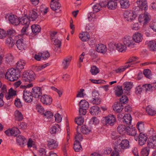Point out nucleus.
<instances>
[{"label":"nucleus","mask_w":156,"mask_h":156,"mask_svg":"<svg viewBox=\"0 0 156 156\" xmlns=\"http://www.w3.org/2000/svg\"><path fill=\"white\" fill-rule=\"evenodd\" d=\"M147 137V135L142 133H140L139 136V144L140 146L144 145L146 142Z\"/></svg>","instance_id":"nucleus-22"},{"label":"nucleus","mask_w":156,"mask_h":156,"mask_svg":"<svg viewBox=\"0 0 156 156\" xmlns=\"http://www.w3.org/2000/svg\"><path fill=\"white\" fill-rule=\"evenodd\" d=\"M90 102L93 104L99 105L101 102L99 94L96 90H94L92 92V97L90 98Z\"/></svg>","instance_id":"nucleus-5"},{"label":"nucleus","mask_w":156,"mask_h":156,"mask_svg":"<svg viewBox=\"0 0 156 156\" xmlns=\"http://www.w3.org/2000/svg\"><path fill=\"white\" fill-rule=\"evenodd\" d=\"M126 133L131 136H134L136 135L137 129L135 127L130 128L129 126L127 127Z\"/></svg>","instance_id":"nucleus-27"},{"label":"nucleus","mask_w":156,"mask_h":156,"mask_svg":"<svg viewBox=\"0 0 156 156\" xmlns=\"http://www.w3.org/2000/svg\"><path fill=\"white\" fill-rule=\"evenodd\" d=\"M23 41V39H19L17 41L16 43L18 49L21 51H23L27 48V45L24 43Z\"/></svg>","instance_id":"nucleus-15"},{"label":"nucleus","mask_w":156,"mask_h":156,"mask_svg":"<svg viewBox=\"0 0 156 156\" xmlns=\"http://www.w3.org/2000/svg\"><path fill=\"white\" fill-rule=\"evenodd\" d=\"M115 151H113L111 154V156H118L119 155V151H121V149L117 147H114Z\"/></svg>","instance_id":"nucleus-58"},{"label":"nucleus","mask_w":156,"mask_h":156,"mask_svg":"<svg viewBox=\"0 0 156 156\" xmlns=\"http://www.w3.org/2000/svg\"><path fill=\"white\" fill-rule=\"evenodd\" d=\"M41 101L43 104L48 105L51 104L52 99L49 95L44 94L41 97Z\"/></svg>","instance_id":"nucleus-8"},{"label":"nucleus","mask_w":156,"mask_h":156,"mask_svg":"<svg viewBox=\"0 0 156 156\" xmlns=\"http://www.w3.org/2000/svg\"><path fill=\"white\" fill-rule=\"evenodd\" d=\"M143 73L145 77L149 79L151 78V71L148 69H145L144 70Z\"/></svg>","instance_id":"nucleus-54"},{"label":"nucleus","mask_w":156,"mask_h":156,"mask_svg":"<svg viewBox=\"0 0 156 156\" xmlns=\"http://www.w3.org/2000/svg\"><path fill=\"white\" fill-rule=\"evenodd\" d=\"M124 16L126 20L131 21L135 19L136 15L132 10H126L124 13Z\"/></svg>","instance_id":"nucleus-6"},{"label":"nucleus","mask_w":156,"mask_h":156,"mask_svg":"<svg viewBox=\"0 0 156 156\" xmlns=\"http://www.w3.org/2000/svg\"><path fill=\"white\" fill-rule=\"evenodd\" d=\"M132 119L130 115L128 113L124 115L122 121L124 125L128 126L131 124Z\"/></svg>","instance_id":"nucleus-21"},{"label":"nucleus","mask_w":156,"mask_h":156,"mask_svg":"<svg viewBox=\"0 0 156 156\" xmlns=\"http://www.w3.org/2000/svg\"><path fill=\"white\" fill-rule=\"evenodd\" d=\"M32 32L34 34H37L40 32L41 30V27L38 25H33L31 27Z\"/></svg>","instance_id":"nucleus-41"},{"label":"nucleus","mask_w":156,"mask_h":156,"mask_svg":"<svg viewBox=\"0 0 156 156\" xmlns=\"http://www.w3.org/2000/svg\"><path fill=\"white\" fill-rule=\"evenodd\" d=\"M122 42L126 47L130 48L134 47L135 43L134 42L132 37L129 35H126L122 39Z\"/></svg>","instance_id":"nucleus-4"},{"label":"nucleus","mask_w":156,"mask_h":156,"mask_svg":"<svg viewBox=\"0 0 156 156\" xmlns=\"http://www.w3.org/2000/svg\"><path fill=\"white\" fill-rule=\"evenodd\" d=\"M105 121V124L113 126L116 121V118L113 115L110 114L105 118L103 121Z\"/></svg>","instance_id":"nucleus-7"},{"label":"nucleus","mask_w":156,"mask_h":156,"mask_svg":"<svg viewBox=\"0 0 156 156\" xmlns=\"http://www.w3.org/2000/svg\"><path fill=\"white\" fill-rule=\"evenodd\" d=\"M38 12L37 9H35L30 12L29 16L30 20H31L32 21L36 20L40 14L39 13H38Z\"/></svg>","instance_id":"nucleus-17"},{"label":"nucleus","mask_w":156,"mask_h":156,"mask_svg":"<svg viewBox=\"0 0 156 156\" xmlns=\"http://www.w3.org/2000/svg\"><path fill=\"white\" fill-rule=\"evenodd\" d=\"M44 116L48 119L51 118L53 117V113L50 111H46L45 113H43Z\"/></svg>","instance_id":"nucleus-59"},{"label":"nucleus","mask_w":156,"mask_h":156,"mask_svg":"<svg viewBox=\"0 0 156 156\" xmlns=\"http://www.w3.org/2000/svg\"><path fill=\"white\" fill-rule=\"evenodd\" d=\"M120 101L122 103L126 104L128 102V98L126 95H123L120 98Z\"/></svg>","instance_id":"nucleus-62"},{"label":"nucleus","mask_w":156,"mask_h":156,"mask_svg":"<svg viewBox=\"0 0 156 156\" xmlns=\"http://www.w3.org/2000/svg\"><path fill=\"white\" fill-rule=\"evenodd\" d=\"M31 93L34 97L38 98L42 94L41 90L40 87H34L33 88Z\"/></svg>","instance_id":"nucleus-16"},{"label":"nucleus","mask_w":156,"mask_h":156,"mask_svg":"<svg viewBox=\"0 0 156 156\" xmlns=\"http://www.w3.org/2000/svg\"><path fill=\"white\" fill-rule=\"evenodd\" d=\"M11 136H16L20 133V131L17 128H14L11 129Z\"/></svg>","instance_id":"nucleus-52"},{"label":"nucleus","mask_w":156,"mask_h":156,"mask_svg":"<svg viewBox=\"0 0 156 156\" xmlns=\"http://www.w3.org/2000/svg\"><path fill=\"white\" fill-rule=\"evenodd\" d=\"M20 76V71L12 68L8 69L5 75L6 79L11 81L17 80Z\"/></svg>","instance_id":"nucleus-1"},{"label":"nucleus","mask_w":156,"mask_h":156,"mask_svg":"<svg viewBox=\"0 0 156 156\" xmlns=\"http://www.w3.org/2000/svg\"><path fill=\"white\" fill-rule=\"evenodd\" d=\"M16 120L18 121H21L23 119V115L18 110H16L15 112Z\"/></svg>","instance_id":"nucleus-47"},{"label":"nucleus","mask_w":156,"mask_h":156,"mask_svg":"<svg viewBox=\"0 0 156 156\" xmlns=\"http://www.w3.org/2000/svg\"><path fill=\"white\" fill-rule=\"evenodd\" d=\"M136 3L138 6L142 10L145 11L147 9V0H137Z\"/></svg>","instance_id":"nucleus-14"},{"label":"nucleus","mask_w":156,"mask_h":156,"mask_svg":"<svg viewBox=\"0 0 156 156\" xmlns=\"http://www.w3.org/2000/svg\"><path fill=\"white\" fill-rule=\"evenodd\" d=\"M117 3L116 0H109L106 5L108 8L111 9H114L116 8Z\"/></svg>","instance_id":"nucleus-26"},{"label":"nucleus","mask_w":156,"mask_h":156,"mask_svg":"<svg viewBox=\"0 0 156 156\" xmlns=\"http://www.w3.org/2000/svg\"><path fill=\"white\" fill-rule=\"evenodd\" d=\"M100 112L99 108L97 106H92L90 109V113L92 115H98Z\"/></svg>","instance_id":"nucleus-33"},{"label":"nucleus","mask_w":156,"mask_h":156,"mask_svg":"<svg viewBox=\"0 0 156 156\" xmlns=\"http://www.w3.org/2000/svg\"><path fill=\"white\" fill-rule=\"evenodd\" d=\"M151 28L147 26H144L142 31L148 37L150 36V32Z\"/></svg>","instance_id":"nucleus-48"},{"label":"nucleus","mask_w":156,"mask_h":156,"mask_svg":"<svg viewBox=\"0 0 156 156\" xmlns=\"http://www.w3.org/2000/svg\"><path fill=\"white\" fill-rule=\"evenodd\" d=\"M146 112L150 115H154L156 114V111L149 106H148L146 108Z\"/></svg>","instance_id":"nucleus-46"},{"label":"nucleus","mask_w":156,"mask_h":156,"mask_svg":"<svg viewBox=\"0 0 156 156\" xmlns=\"http://www.w3.org/2000/svg\"><path fill=\"white\" fill-rule=\"evenodd\" d=\"M54 45L53 49L56 52H59L61 45V41L58 39H55L51 40Z\"/></svg>","instance_id":"nucleus-13"},{"label":"nucleus","mask_w":156,"mask_h":156,"mask_svg":"<svg viewBox=\"0 0 156 156\" xmlns=\"http://www.w3.org/2000/svg\"><path fill=\"white\" fill-rule=\"evenodd\" d=\"M61 131L59 126L58 124H55L52 126L50 129V132L51 134H54L56 133H59Z\"/></svg>","instance_id":"nucleus-31"},{"label":"nucleus","mask_w":156,"mask_h":156,"mask_svg":"<svg viewBox=\"0 0 156 156\" xmlns=\"http://www.w3.org/2000/svg\"><path fill=\"white\" fill-rule=\"evenodd\" d=\"M81 132L84 134L88 133L90 131V129L85 125L83 126L80 128Z\"/></svg>","instance_id":"nucleus-50"},{"label":"nucleus","mask_w":156,"mask_h":156,"mask_svg":"<svg viewBox=\"0 0 156 156\" xmlns=\"http://www.w3.org/2000/svg\"><path fill=\"white\" fill-rule=\"evenodd\" d=\"M79 106L80 115H85L86 114L87 110L89 107L88 102L84 100H82L80 101Z\"/></svg>","instance_id":"nucleus-2"},{"label":"nucleus","mask_w":156,"mask_h":156,"mask_svg":"<svg viewBox=\"0 0 156 156\" xmlns=\"http://www.w3.org/2000/svg\"><path fill=\"white\" fill-rule=\"evenodd\" d=\"M15 104L16 107L18 108H20L22 106V105L20 100L18 98H16L15 101Z\"/></svg>","instance_id":"nucleus-64"},{"label":"nucleus","mask_w":156,"mask_h":156,"mask_svg":"<svg viewBox=\"0 0 156 156\" xmlns=\"http://www.w3.org/2000/svg\"><path fill=\"white\" fill-rule=\"evenodd\" d=\"M5 43L8 44L10 48H12L15 44V41L11 37H9L7 38Z\"/></svg>","instance_id":"nucleus-45"},{"label":"nucleus","mask_w":156,"mask_h":156,"mask_svg":"<svg viewBox=\"0 0 156 156\" xmlns=\"http://www.w3.org/2000/svg\"><path fill=\"white\" fill-rule=\"evenodd\" d=\"M127 47L124 44L120 43L117 44L116 48L119 52L124 53L126 51Z\"/></svg>","instance_id":"nucleus-30"},{"label":"nucleus","mask_w":156,"mask_h":156,"mask_svg":"<svg viewBox=\"0 0 156 156\" xmlns=\"http://www.w3.org/2000/svg\"><path fill=\"white\" fill-rule=\"evenodd\" d=\"M48 146L50 149L56 148L58 146V144L57 141L54 139H51L48 141Z\"/></svg>","instance_id":"nucleus-24"},{"label":"nucleus","mask_w":156,"mask_h":156,"mask_svg":"<svg viewBox=\"0 0 156 156\" xmlns=\"http://www.w3.org/2000/svg\"><path fill=\"white\" fill-rule=\"evenodd\" d=\"M30 20L28 18L27 15H25L24 16L19 19L20 24L29 26Z\"/></svg>","instance_id":"nucleus-25"},{"label":"nucleus","mask_w":156,"mask_h":156,"mask_svg":"<svg viewBox=\"0 0 156 156\" xmlns=\"http://www.w3.org/2000/svg\"><path fill=\"white\" fill-rule=\"evenodd\" d=\"M19 19L14 15H10L9 16V20L11 23L16 26L20 24Z\"/></svg>","instance_id":"nucleus-12"},{"label":"nucleus","mask_w":156,"mask_h":156,"mask_svg":"<svg viewBox=\"0 0 156 156\" xmlns=\"http://www.w3.org/2000/svg\"><path fill=\"white\" fill-rule=\"evenodd\" d=\"M127 127L125 125H120L117 127L118 132L121 134H124L126 133Z\"/></svg>","instance_id":"nucleus-34"},{"label":"nucleus","mask_w":156,"mask_h":156,"mask_svg":"<svg viewBox=\"0 0 156 156\" xmlns=\"http://www.w3.org/2000/svg\"><path fill=\"white\" fill-rule=\"evenodd\" d=\"M32 94L30 92L26 90L23 91V98L27 102L30 103L33 101Z\"/></svg>","instance_id":"nucleus-9"},{"label":"nucleus","mask_w":156,"mask_h":156,"mask_svg":"<svg viewBox=\"0 0 156 156\" xmlns=\"http://www.w3.org/2000/svg\"><path fill=\"white\" fill-rule=\"evenodd\" d=\"M133 83L131 82H124L123 86L124 87V90L127 91L130 90L133 87Z\"/></svg>","instance_id":"nucleus-39"},{"label":"nucleus","mask_w":156,"mask_h":156,"mask_svg":"<svg viewBox=\"0 0 156 156\" xmlns=\"http://www.w3.org/2000/svg\"><path fill=\"white\" fill-rule=\"evenodd\" d=\"M36 109L37 111L41 114H43L44 112V109L40 104H37L36 106Z\"/></svg>","instance_id":"nucleus-57"},{"label":"nucleus","mask_w":156,"mask_h":156,"mask_svg":"<svg viewBox=\"0 0 156 156\" xmlns=\"http://www.w3.org/2000/svg\"><path fill=\"white\" fill-rule=\"evenodd\" d=\"M71 60V57H67L63 59L62 61V66L64 69H66L68 68Z\"/></svg>","instance_id":"nucleus-29"},{"label":"nucleus","mask_w":156,"mask_h":156,"mask_svg":"<svg viewBox=\"0 0 156 156\" xmlns=\"http://www.w3.org/2000/svg\"><path fill=\"white\" fill-rule=\"evenodd\" d=\"M120 3L121 7L124 9L128 8L130 5L129 1L128 0H120Z\"/></svg>","instance_id":"nucleus-36"},{"label":"nucleus","mask_w":156,"mask_h":156,"mask_svg":"<svg viewBox=\"0 0 156 156\" xmlns=\"http://www.w3.org/2000/svg\"><path fill=\"white\" fill-rule=\"evenodd\" d=\"M131 64H126V65L121 66L118 69H115L114 71L116 73H120L122 72H123L126 69L128 68L130 66Z\"/></svg>","instance_id":"nucleus-42"},{"label":"nucleus","mask_w":156,"mask_h":156,"mask_svg":"<svg viewBox=\"0 0 156 156\" xmlns=\"http://www.w3.org/2000/svg\"><path fill=\"white\" fill-rule=\"evenodd\" d=\"M147 146L151 149L156 148V136H153L149 138Z\"/></svg>","instance_id":"nucleus-10"},{"label":"nucleus","mask_w":156,"mask_h":156,"mask_svg":"<svg viewBox=\"0 0 156 156\" xmlns=\"http://www.w3.org/2000/svg\"><path fill=\"white\" fill-rule=\"evenodd\" d=\"M151 149L147 146L143 148L140 152L141 156H148Z\"/></svg>","instance_id":"nucleus-37"},{"label":"nucleus","mask_w":156,"mask_h":156,"mask_svg":"<svg viewBox=\"0 0 156 156\" xmlns=\"http://www.w3.org/2000/svg\"><path fill=\"white\" fill-rule=\"evenodd\" d=\"M82 115H80V117L75 119V121L76 123L79 125H82L84 122L83 119L82 117Z\"/></svg>","instance_id":"nucleus-56"},{"label":"nucleus","mask_w":156,"mask_h":156,"mask_svg":"<svg viewBox=\"0 0 156 156\" xmlns=\"http://www.w3.org/2000/svg\"><path fill=\"white\" fill-rule=\"evenodd\" d=\"M73 148L76 152H79L82 150V148L79 141H75L74 144Z\"/></svg>","instance_id":"nucleus-38"},{"label":"nucleus","mask_w":156,"mask_h":156,"mask_svg":"<svg viewBox=\"0 0 156 156\" xmlns=\"http://www.w3.org/2000/svg\"><path fill=\"white\" fill-rule=\"evenodd\" d=\"M41 53V58L43 59H46L50 56L49 53L48 51H45Z\"/></svg>","instance_id":"nucleus-63"},{"label":"nucleus","mask_w":156,"mask_h":156,"mask_svg":"<svg viewBox=\"0 0 156 156\" xmlns=\"http://www.w3.org/2000/svg\"><path fill=\"white\" fill-rule=\"evenodd\" d=\"M39 155L41 156H48L49 153L47 154L46 151L43 148H40L39 151Z\"/></svg>","instance_id":"nucleus-60"},{"label":"nucleus","mask_w":156,"mask_h":156,"mask_svg":"<svg viewBox=\"0 0 156 156\" xmlns=\"http://www.w3.org/2000/svg\"><path fill=\"white\" fill-rule=\"evenodd\" d=\"M136 126L139 132H140V131H143L144 129V125L143 122H138Z\"/></svg>","instance_id":"nucleus-51"},{"label":"nucleus","mask_w":156,"mask_h":156,"mask_svg":"<svg viewBox=\"0 0 156 156\" xmlns=\"http://www.w3.org/2000/svg\"><path fill=\"white\" fill-rule=\"evenodd\" d=\"M80 38L83 41H87L90 38V35L87 32H83L79 34Z\"/></svg>","instance_id":"nucleus-28"},{"label":"nucleus","mask_w":156,"mask_h":156,"mask_svg":"<svg viewBox=\"0 0 156 156\" xmlns=\"http://www.w3.org/2000/svg\"><path fill=\"white\" fill-rule=\"evenodd\" d=\"M113 110L117 112H121L123 109V106L122 104L117 102L114 105Z\"/></svg>","instance_id":"nucleus-32"},{"label":"nucleus","mask_w":156,"mask_h":156,"mask_svg":"<svg viewBox=\"0 0 156 156\" xmlns=\"http://www.w3.org/2000/svg\"><path fill=\"white\" fill-rule=\"evenodd\" d=\"M96 51L100 53H104L107 51V48L106 46L102 44H100L96 46L95 48Z\"/></svg>","instance_id":"nucleus-19"},{"label":"nucleus","mask_w":156,"mask_h":156,"mask_svg":"<svg viewBox=\"0 0 156 156\" xmlns=\"http://www.w3.org/2000/svg\"><path fill=\"white\" fill-rule=\"evenodd\" d=\"M50 4L51 8L53 11L57 13L61 11L59 9L61 7V4L58 2H53Z\"/></svg>","instance_id":"nucleus-18"},{"label":"nucleus","mask_w":156,"mask_h":156,"mask_svg":"<svg viewBox=\"0 0 156 156\" xmlns=\"http://www.w3.org/2000/svg\"><path fill=\"white\" fill-rule=\"evenodd\" d=\"M133 42L137 43L141 42L143 39L142 35L139 32H136L133 36L132 37Z\"/></svg>","instance_id":"nucleus-20"},{"label":"nucleus","mask_w":156,"mask_h":156,"mask_svg":"<svg viewBox=\"0 0 156 156\" xmlns=\"http://www.w3.org/2000/svg\"><path fill=\"white\" fill-rule=\"evenodd\" d=\"M25 64V61L23 60H20L16 63V70H22L24 68V66Z\"/></svg>","instance_id":"nucleus-40"},{"label":"nucleus","mask_w":156,"mask_h":156,"mask_svg":"<svg viewBox=\"0 0 156 156\" xmlns=\"http://www.w3.org/2000/svg\"><path fill=\"white\" fill-rule=\"evenodd\" d=\"M117 147L119 149H120V148L121 147V149H122L123 150L128 148L129 147V141L126 139L122 140L121 143Z\"/></svg>","instance_id":"nucleus-23"},{"label":"nucleus","mask_w":156,"mask_h":156,"mask_svg":"<svg viewBox=\"0 0 156 156\" xmlns=\"http://www.w3.org/2000/svg\"><path fill=\"white\" fill-rule=\"evenodd\" d=\"M148 47L150 50L155 51L156 50V41H150L148 44Z\"/></svg>","instance_id":"nucleus-44"},{"label":"nucleus","mask_w":156,"mask_h":156,"mask_svg":"<svg viewBox=\"0 0 156 156\" xmlns=\"http://www.w3.org/2000/svg\"><path fill=\"white\" fill-rule=\"evenodd\" d=\"M143 90H144V86H138L135 88V93L137 95L140 94Z\"/></svg>","instance_id":"nucleus-49"},{"label":"nucleus","mask_w":156,"mask_h":156,"mask_svg":"<svg viewBox=\"0 0 156 156\" xmlns=\"http://www.w3.org/2000/svg\"><path fill=\"white\" fill-rule=\"evenodd\" d=\"M35 74L32 71H28L23 73L22 80L24 82H28L30 83L31 81L34 78Z\"/></svg>","instance_id":"nucleus-3"},{"label":"nucleus","mask_w":156,"mask_h":156,"mask_svg":"<svg viewBox=\"0 0 156 156\" xmlns=\"http://www.w3.org/2000/svg\"><path fill=\"white\" fill-rule=\"evenodd\" d=\"M90 72L92 75H95L99 73V71L98 69L95 66H93L91 67Z\"/></svg>","instance_id":"nucleus-55"},{"label":"nucleus","mask_w":156,"mask_h":156,"mask_svg":"<svg viewBox=\"0 0 156 156\" xmlns=\"http://www.w3.org/2000/svg\"><path fill=\"white\" fill-rule=\"evenodd\" d=\"M144 86V90L146 91H150L151 90L152 88L153 87V86L151 84H145L143 85Z\"/></svg>","instance_id":"nucleus-61"},{"label":"nucleus","mask_w":156,"mask_h":156,"mask_svg":"<svg viewBox=\"0 0 156 156\" xmlns=\"http://www.w3.org/2000/svg\"><path fill=\"white\" fill-rule=\"evenodd\" d=\"M150 20L148 15L145 14L140 15L138 18V20L140 23L143 24L144 26L148 23Z\"/></svg>","instance_id":"nucleus-11"},{"label":"nucleus","mask_w":156,"mask_h":156,"mask_svg":"<svg viewBox=\"0 0 156 156\" xmlns=\"http://www.w3.org/2000/svg\"><path fill=\"white\" fill-rule=\"evenodd\" d=\"M78 127H77V129H76L77 132L76 134L75 135V141H76V140L77 141H79V140L81 141L83 139L82 135L80 133H79L78 132Z\"/></svg>","instance_id":"nucleus-53"},{"label":"nucleus","mask_w":156,"mask_h":156,"mask_svg":"<svg viewBox=\"0 0 156 156\" xmlns=\"http://www.w3.org/2000/svg\"><path fill=\"white\" fill-rule=\"evenodd\" d=\"M115 95L118 97L120 96L123 94V90L122 86H118L115 90Z\"/></svg>","instance_id":"nucleus-43"},{"label":"nucleus","mask_w":156,"mask_h":156,"mask_svg":"<svg viewBox=\"0 0 156 156\" xmlns=\"http://www.w3.org/2000/svg\"><path fill=\"white\" fill-rule=\"evenodd\" d=\"M16 141L19 145L22 147H23V145L27 141V140L23 136H19L16 138Z\"/></svg>","instance_id":"nucleus-35"}]
</instances>
